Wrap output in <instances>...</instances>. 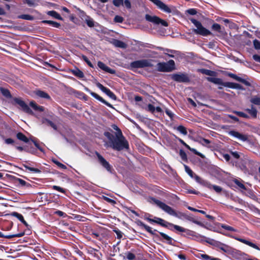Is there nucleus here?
Listing matches in <instances>:
<instances>
[{
	"label": "nucleus",
	"instance_id": "412c9836",
	"mask_svg": "<svg viewBox=\"0 0 260 260\" xmlns=\"http://www.w3.org/2000/svg\"><path fill=\"white\" fill-rule=\"evenodd\" d=\"M209 22L210 24H212L211 26V29L213 31L219 32V33H223V32L224 31V28L223 27H221V26L216 23H213L214 20L212 19H209Z\"/></svg>",
	"mask_w": 260,
	"mask_h": 260
},
{
	"label": "nucleus",
	"instance_id": "c9c22d12",
	"mask_svg": "<svg viewBox=\"0 0 260 260\" xmlns=\"http://www.w3.org/2000/svg\"><path fill=\"white\" fill-rule=\"evenodd\" d=\"M41 22L43 24H49L50 25L55 28H59L61 26V25L59 23L52 20H42Z\"/></svg>",
	"mask_w": 260,
	"mask_h": 260
},
{
	"label": "nucleus",
	"instance_id": "1a4fd4ad",
	"mask_svg": "<svg viewBox=\"0 0 260 260\" xmlns=\"http://www.w3.org/2000/svg\"><path fill=\"white\" fill-rule=\"evenodd\" d=\"M171 78L174 81L179 83H188L190 82V78L186 73L174 74L172 75Z\"/></svg>",
	"mask_w": 260,
	"mask_h": 260
},
{
	"label": "nucleus",
	"instance_id": "0eeeda50",
	"mask_svg": "<svg viewBox=\"0 0 260 260\" xmlns=\"http://www.w3.org/2000/svg\"><path fill=\"white\" fill-rule=\"evenodd\" d=\"M218 233L222 234L223 235H224L225 236H227L228 237H230V238H233L235 240H236L241 243H243L246 245H247L256 250H260V248H259V247L256 245L255 244L248 241V240H247L246 239H242V238H239V237H236L235 236H234L233 235H231L230 234H228V233H224L223 232H218Z\"/></svg>",
	"mask_w": 260,
	"mask_h": 260
},
{
	"label": "nucleus",
	"instance_id": "f03ea898",
	"mask_svg": "<svg viewBox=\"0 0 260 260\" xmlns=\"http://www.w3.org/2000/svg\"><path fill=\"white\" fill-rule=\"evenodd\" d=\"M150 199L153 202V203L158 206L160 209L163 210L164 211L167 212L168 214L170 215L174 216L179 219H185L188 221H191L193 223L200 225L203 226V224L197 220H196L190 214H187L185 213L180 212V211H176L174 209H173L170 206L167 205L165 203L160 201L159 200L154 198H151Z\"/></svg>",
	"mask_w": 260,
	"mask_h": 260
},
{
	"label": "nucleus",
	"instance_id": "c85d7f7f",
	"mask_svg": "<svg viewBox=\"0 0 260 260\" xmlns=\"http://www.w3.org/2000/svg\"><path fill=\"white\" fill-rule=\"evenodd\" d=\"M198 72L206 75H208L211 77L215 76L216 73L215 71H211L206 69H201L198 70Z\"/></svg>",
	"mask_w": 260,
	"mask_h": 260
},
{
	"label": "nucleus",
	"instance_id": "6ab92c4d",
	"mask_svg": "<svg viewBox=\"0 0 260 260\" xmlns=\"http://www.w3.org/2000/svg\"><path fill=\"white\" fill-rule=\"evenodd\" d=\"M229 135L242 140V141H246L248 139L247 135L242 134L235 131H230L229 133Z\"/></svg>",
	"mask_w": 260,
	"mask_h": 260
},
{
	"label": "nucleus",
	"instance_id": "603ef678",
	"mask_svg": "<svg viewBox=\"0 0 260 260\" xmlns=\"http://www.w3.org/2000/svg\"><path fill=\"white\" fill-rule=\"evenodd\" d=\"M1 91L3 95H4L5 97L7 98H11V94L8 89L4 88H1Z\"/></svg>",
	"mask_w": 260,
	"mask_h": 260
},
{
	"label": "nucleus",
	"instance_id": "f3484780",
	"mask_svg": "<svg viewBox=\"0 0 260 260\" xmlns=\"http://www.w3.org/2000/svg\"><path fill=\"white\" fill-rule=\"evenodd\" d=\"M226 75L236 80V81L244 84V85H245L247 86H251V83L249 81L238 76L237 75H236L235 74H233L231 72H229L226 74Z\"/></svg>",
	"mask_w": 260,
	"mask_h": 260
},
{
	"label": "nucleus",
	"instance_id": "79ce46f5",
	"mask_svg": "<svg viewBox=\"0 0 260 260\" xmlns=\"http://www.w3.org/2000/svg\"><path fill=\"white\" fill-rule=\"evenodd\" d=\"M199 142L204 146H205V147H207L208 148L211 147V146H210L211 141L208 139H206L204 138H200Z\"/></svg>",
	"mask_w": 260,
	"mask_h": 260
},
{
	"label": "nucleus",
	"instance_id": "9d476101",
	"mask_svg": "<svg viewBox=\"0 0 260 260\" xmlns=\"http://www.w3.org/2000/svg\"><path fill=\"white\" fill-rule=\"evenodd\" d=\"M145 19L147 21L155 24H161L164 26H168L169 25L168 23L166 21L160 19L156 16H152L149 14H146L145 15Z\"/></svg>",
	"mask_w": 260,
	"mask_h": 260
},
{
	"label": "nucleus",
	"instance_id": "774afa93",
	"mask_svg": "<svg viewBox=\"0 0 260 260\" xmlns=\"http://www.w3.org/2000/svg\"><path fill=\"white\" fill-rule=\"evenodd\" d=\"M123 20V18L119 15H116L114 18V21L117 23H122Z\"/></svg>",
	"mask_w": 260,
	"mask_h": 260
},
{
	"label": "nucleus",
	"instance_id": "473e14b6",
	"mask_svg": "<svg viewBox=\"0 0 260 260\" xmlns=\"http://www.w3.org/2000/svg\"><path fill=\"white\" fill-rule=\"evenodd\" d=\"M190 177L193 178L197 182L199 183L203 186L208 185L207 183V181L202 179L200 176L196 175L195 173H194V175H193L192 177Z\"/></svg>",
	"mask_w": 260,
	"mask_h": 260
},
{
	"label": "nucleus",
	"instance_id": "39448f33",
	"mask_svg": "<svg viewBox=\"0 0 260 260\" xmlns=\"http://www.w3.org/2000/svg\"><path fill=\"white\" fill-rule=\"evenodd\" d=\"M157 71L160 72H170L175 69V63L173 60H169L168 62H160L157 65Z\"/></svg>",
	"mask_w": 260,
	"mask_h": 260
},
{
	"label": "nucleus",
	"instance_id": "aec40b11",
	"mask_svg": "<svg viewBox=\"0 0 260 260\" xmlns=\"http://www.w3.org/2000/svg\"><path fill=\"white\" fill-rule=\"evenodd\" d=\"M98 66L99 68H100L101 70L104 71L105 72L111 74H116V71L114 69H112L107 66H106L104 62L99 61L98 62Z\"/></svg>",
	"mask_w": 260,
	"mask_h": 260
},
{
	"label": "nucleus",
	"instance_id": "4d7b16f0",
	"mask_svg": "<svg viewBox=\"0 0 260 260\" xmlns=\"http://www.w3.org/2000/svg\"><path fill=\"white\" fill-rule=\"evenodd\" d=\"M234 113L235 114H236L237 116L241 117H243V118H249V116L247 114H246L243 112H241V111H235L234 112Z\"/></svg>",
	"mask_w": 260,
	"mask_h": 260
},
{
	"label": "nucleus",
	"instance_id": "f704fd0d",
	"mask_svg": "<svg viewBox=\"0 0 260 260\" xmlns=\"http://www.w3.org/2000/svg\"><path fill=\"white\" fill-rule=\"evenodd\" d=\"M113 44L115 47L122 49H125L127 47V45L124 42L119 40L114 39Z\"/></svg>",
	"mask_w": 260,
	"mask_h": 260
},
{
	"label": "nucleus",
	"instance_id": "cd10ccee",
	"mask_svg": "<svg viewBox=\"0 0 260 260\" xmlns=\"http://www.w3.org/2000/svg\"><path fill=\"white\" fill-rule=\"evenodd\" d=\"M24 235V232L20 233L17 234H14V235H4L1 232H0V238H5L6 239H12L14 237H21L23 236Z\"/></svg>",
	"mask_w": 260,
	"mask_h": 260
},
{
	"label": "nucleus",
	"instance_id": "37998d69",
	"mask_svg": "<svg viewBox=\"0 0 260 260\" xmlns=\"http://www.w3.org/2000/svg\"><path fill=\"white\" fill-rule=\"evenodd\" d=\"M23 3L29 7H35L38 5L39 0H23Z\"/></svg>",
	"mask_w": 260,
	"mask_h": 260
},
{
	"label": "nucleus",
	"instance_id": "0e129e2a",
	"mask_svg": "<svg viewBox=\"0 0 260 260\" xmlns=\"http://www.w3.org/2000/svg\"><path fill=\"white\" fill-rule=\"evenodd\" d=\"M187 209L190 211H193V212H199V213H202L203 214H206V212L204 211V210H199V209H197L194 208H193L192 207H190V206H188L187 207Z\"/></svg>",
	"mask_w": 260,
	"mask_h": 260
},
{
	"label": "nucleus",
	"instance_id": "4c0bfd02",
	"mask_svg": "<svg viewBox=\"0 0 260 260\" xmlns=\"http://www.w3.org/2000/svg\"><path fill=\"white\" fill-rule=\"evenodd\" d=\"M47 14L48 15H49L56 19L60 20H63V18L61 17V16L59 15V14H58L57 12H56L54 10L48 11Z\"/></svg>",
	"mask_w": 260,
	"mask_h": 260
},
{
	"label": "nucleus",
	"instance_id": "7c9ffc66",
	"mask_svg": "<svg viewBox=\"0 0 260 260\" xmlns=\"http://www.w3.org/2000/svg\"><path fill=\"white\" fill-rule=\"evenodd\" d=\"M12 215L16 217L18 220H19L24 225H25L26 226H28V224L26 222V221L24 220L23 216L22 214L16 212H13L12 213Z\"/></svg>",
	"mask_w": 260,
	"mask_h": 260
},
{
	"label": "nucleus",
	"instance_id": "8fccbe9b",
	"mask_svg": "<svg viewBox=\"0 0 260 260\" xmlns=\"http://www.w3.org/2000/svg\"><path fill=\"white\" fill-rule=\"evenodd\" d=\"M84 21L85 22L87 26L89 27H93L94 26V22L92 18L89 16L88 18H86Z\"/></svg>",
	"mask_w": 260,
	"mask_h": 260
},
{
	"label": "nucleus",
	"instance_id": "f8f14e48",
	"mask_svg": "<svg viewBox=\"0 0 260 260\" xmlns=\"http://www.w3.org/2000/svg\"><path fill=\"white\" fill-rule=\"evenodd\" d=\"M214 246L215 247H217L223 252L228 253H232L234 252V251H236V249L232 248L230 246L225 244L224 243H221V242L217 241L215 243V244H214Z\"/></svg>",
	"mask_w": 260,
	"mask_h": 260
},
{
	"label": "nucleus",
	"instance_id": "4be33fe9",
	"mask_svg": "<svg viewBox=\"0 0 260 260\" xmlns=\"http://www.w3.org/2000/svg\"><path fill=\"white\" fill-rule=\"evenodd\" d=\"M253 118H256L257 116V110L253 106V105L251 106L250 109H246L245 110Z\"/></svg>",
	"mask_w": 260,
	"mask_h": 260
},
{
	"label": "nucleus",
	"instance_id": "3c124183",
	"mask_svg": "<svg viewBox=\"0 0 260 260\" xmlns=\"http://www.w3.org/2000/svg\"><path fill=\"white\" fill-rule=\"evenodd\" d=\"M233 182L235 184H236L240 188L242 189L243 190H246L247 188L244 184L241 182L240 181L237 179H235L233 180Z\"/></svg>",
	"mask_w": 260,
	"mask_h": 260
},
{
	"label": "nucleus",
	"instance_id": "2eb2a0df",
	"mask_svg": "<svg viewBox=\"0 0 260 260\" xmlns=\"http://www.w3.org/2000/svg\"><path fill=\"white\" fill-rule=\"evenodd\" d=\"M96 86L98 88H99L103 92L106 93L110 98L113 100H117V96L116 95L111 91L110 89L108 88L105 87L103 86L102 84L98 82L96 84Z\"/></svg>",
	"mask_w": 260,
	"mask_h": 260
},
{
	"label": "nucleus",
	"instance_id": "9b49d317",
	"mask_svg": "<svg viewBox=\"0 0 260 260\" xmlns=\"http://www.w3.org/2000/svg\"><path fill=\"white\" fill-rule=\"evenodd\" d=\"M179 232L184 233L185 234H182L181 236L186 238H189V237H193L197 239H198L199 238H206L204 236H202L201 235L197 234L194 231H191L187 229H185L182 226L180 227Z\"/></svg>",
	"mask_w": 260,
	"mask_h": 260
},
{
	"label": "nucleus",
	"instance_id": "5701e85b",
	"mask_svg": "<svg viewBox=\"0 0 260 260\" xmlns=\"http://www.w3.org/2000/svg\"><path fill=\"white\" fill-rule=\"evenodd\" d=\"M16 138L19 141L25 143H29L30 141L29 139L21 132H18L17 133Z\"/></svg>",
	"mask_w": 260,
	"mask_h": 260
},
{
	"label": "nucleus",
	"instance_id": "393cba45",
	"mask_svg": "<svg viewBox=\"0 0 260 260\" xmlns=\"http://www.w3.org/2000/svg\"><path fill=\"white\" fill-rule=\"evenodd\" d=\"M165 224H166V226H164V228H167L172 231H173L174 229H175L179 232L181 227L179 225L174 224L173 223L169 222L167 221H166Z\"/></svg>",
	"mask_w": 260,
	"mask_h": 260
},
{
	"label": "nucleus",
	"instance_id": "7ed1b4c3",
	"mask_svg": "<svg viewBox=\"0 0 260 260\" xmlns=\"http://www.w3.org/2000/svg\"><path fill=\"white\" fill-rule=\"evenodd\" d=\"M152 61L150 59H143L132 61L129 64V69L134 71L135 69L152 68L153 66Z\"/></svg>",
	"mask_w": 260,
	"mask_h": 260
},
{
	"label": "nucleus",
	"instance_id": "c756f323",
	"mask_svg": "<svg viewBox=\"0 0 260 260\" xmlns=\"http://www.w3.org/2000/svg\"><path fill=\"white\" fill-rule=\"evenodd\" d=\"M35 93H36V95H37V96H38L40 98L45 99L47 100H51L50 96L47 92H46L44 91H42L41 90H38L36 91Z\"/></svg>",
	"mask_w": 260,
	"mask_h": 260
},
{
	"label": "nucleus",
	"instance_id": "a211bd4d",
	"mask_svg": "<svg viewBox=\"0 0 260 260\" xmlns=\"http://www.w3.org/2000/svg\"><path fill=\"white\" fill-rule=\"evenodd\" d=\"M144 219L151 223H155L161 226L162 227L166 226V224H165L166 221L161 218L154 217V219H152L149 217H145Z\"/></svg>",
	"mask_w": 260,
	"mask_h": 260
},
{
	"label": "nucleus",
	"instance_id": "bb28decb",
	"mask_svg": "<svg viewBox=\"0 0 260 260\" xmlns=\"http://www.w3.org/2000/svg\"><path fill=\"white\" fill-rule=\"evenodd\" d=\"M207 80L208 81L211 82L213 83L216 84L221 85L222 86H223V85H224V82H223L221 79L219 78L207 77Z\"/></svg>",
	"mask_w": 260,
	"mask_h": 260
},
{
	"label": "nucleus",
	"instance_id": "864d4df0",
	"mask_svg": "<svg viewBox=\"0 0 260 260\" xmlns=\"http://www.w3.org/2000/svg\"><path fill=\"white\" fill-rule=\"evenodd\" d=\"M16 181H17L22 186H30V184L29 183H27L25 181L21 178H17L16 179Z\"/></svg>",
	"mask_w": 260,
	"mask_h": 260
},
{
	"label": "nucleus",
	"instance_id": "ddd939ff",
	"mask_svg": "<svg viewBox=\"0 0 260 260\" xmlns=\"http://www.w3.org/2000/svg\"><path fill=\"white\" fill-rule=\"evenodd\" d=\"M84 90L90 93V94L93 96V98H94L95 99H96L97 100L100 101L101 103H103L104 104H105V105H106L107 106L110 107V108H113V106L110 104L109 103V102H107L106 100H105L102 97L100 96L99 94H98L97 93H95V92H93L92 91H91L88 87H84Z\"/></svg>",
	"mask_w": 260,
	"mask_h": 260
},
{
	"label": "nucleus",
	"instance_id": "13d9d810",
	"mask_svg": "<svg viewBox=\"0 0 260 260\" xmlns=\"http://www.w3.org/2000/svg\"><path fill=\"white\" fill-rule=\"evenodd\" d=\"M179 155H180L181 159L183 161H187V155L184 150H183L182 149H180L179 151Z\"/></svg>",
	"mask_w": 260,
	"mask_h": 260
},
{
	"label": "nucleus",
	"instance_id": "338daca9",
	"mask_svg": "<svg viewBox=\"0 0 260 260\" xmlns=\"http://www.w3.org/2000/svg\"><path fill=\"white\" fill-rule=\"evenodd\" d=\"M235 83L230 82H224L223 86L234 89Z\"/></svg>",
	"mask_w": 260,
	"mask_h": 260
},
{
	"label": "nucleus",
	"instance_id": "052dcab7",
	"mask_svg": "<svg viewBox=\"0 0 260 260\" xmlns=\"http://www.w3.org/2000/svg\"><path fill=\"white\" fill-rule=\"evenodd\" d=\"M113 232L116 234L117 239H121L122 238L123 233L118 229L115 228Z\"/></svg>",
	"mask_w": 260,
	"mask_h": 260
},
{
	"label": "nucleus",
	"instance_id": "e2e57ef3",
	"mask_svg": "<svg viewBox=\"0 0 260 260\" xmlns=\"http://www.w3.org/2000/svg\"><path fill=\"white\" fill-rule=\"evenodd\" d=\"M112 3L116 7H119L123 5V0H113Z\"/></svg>",
	"mask_w": 260,
	"mask_h": 260
},
{
	"label": "nucleus",
	"instance_id": "58836bf2",
	"mask_svg": "<svg viewBox=\"0 0 260 260\" xmlns=\"http://www.w3.org/2000/svg\"><path fill=\"white\" fill-rule=\"evenodd\" d=\"M216 20L217 21H222V22L224 23V24L225 25H227L228 24H229V27L231 28L233 26V25L234 24V23L232 22V21L230 19L224 18L222 17H218Z\"/></svg>",
	"mask_w": 260,
	"mask_h": 260
},
{
	"label": "nucleus",
	"instance_id": "f257e3e1",
	"mask_svg": "<svg viewBox=\"0 0 260 260\" xmlns=\"http://www.w3.org/2000/svg\"><path fill=\"white\" fill-rule=\"evenodd\" d=\"M104 136L109 140V146L113 150L120 151L123 150H129V145L128 141L123 135L121 131L115 136L108 132L104 133Z\"/></svg>",
	"mask_w": 260,
	"mask_h": 260
},
{
	"label": "nucleus",
	"instance_id": "20e7f679",
	"mask_svg": "<svg viewBox=\"0 0 260 260\" xmlns=\"http://www.w3.org/2000/svg\"><path fill=\"white\" fill-rule=\"evenodd\" d=\"M190 20L197 27V28L193 29V32L194 34L204 37L212 35L211 32L204 27L199 21L194 18H191Z\"/></svg>",
	"mask_w": 260,
	"mask_h": 260
},
{
	"label": "nucleus",
	"instance_id": "a878e982",
	"mask_svg": "<svg viewBox=\"0 0 260 260\" xmlns=\"http://www.w3.org/2000/svg\"><path fill=\"white\" fill-rule=\"evenodd\" d=\"M207 183L208 185H204V186H205L210 189H213L218 193H219L222 191V188L221 187L216 185H212L208 181Z\"/></svg>",
	"mask_w": 260,
	"mask_h": 260
},
{
	"label": "nucleus",
	"instance_id": "a18cd8bd",
	"mask_svg": "<svg viewBox=\"0 0 260 260\" xmlns=\"http://www.w3.org/2000/svg\"><path fill=\"white\" fill-rule=\"evenodd\" d=\"M25 152L30 153L32 154H36L37 153V149L31 145H26Z\"/></svg>",
	"mask_w": 260,
	"mask_h": 260
},
{
	"label": "nucleus",
	"instance_id": "a19ab883",
	"mask_svg": "<svg viewBox=\"0 0 260 260\" xmlns=\"http://www.w3.org/2000/svg\"><path fill=\"white\" fill-rule=\"evenodd\" d=\"M72 73L77 77L82 78L84 77V75L82 71L78 68L72 70Z\"/></svg>",
	"mask_w": 260,
	"mask_h": 260
},
{
	"label": "nucleus",
	"instance_id": "680f3d73",
	"mask_svg": "<svg viewBox=\"0 0 260 260\" xmlns=\"http://www.w3.org/2000/svg\"><path fill=\"white\" fill-rule=\"evenodd\" d=\"M82 59L90 67V68H93V65L91 62V61L88 59L87 57L84 55H82Z\"/></svg>",
	"mask_w": 260,
	"mask_h": 260
},
{
	"label": "nucleus",
	"instance_id": "423d86ee",
	"mask_svg": "<svg viewBox=\"0 0 260 260\" xmlns=\"http://www.w3.org/2000/svg\"><path fill=\"white\" fill-rule=\"evenodd\" d=\"M13 105L17 104L21 108V110L24 112L27 113L31 115H34V113L29 107L23 101L21 98H14L12 102Z\"/></svg>",
	"mask_w": 260,
	"mask_h": 260
},
{
	"label": "nucleus",
	"instance_id": "69168bd1",
	"mask_svg": "<svg viewBox=\"0 0 260 260\" xmlns=\"http://www.w3.org/2000/svg\"><path fill=\"white\" fill-rule=\"evenodd\" d=\"M184 167H185V170L186 172L188 174V175L190 177H192V176L194 175V173L191 170V169L186 165H184Z\"/></svg>",
	"mask_w": 260,
	"mask_h": 260
},
{
	"label": "nucleus",
	"instance_id": "6e6552de",
	"mask_svg": "<svg viewBox=\"0 0 260 260\" xmlns=\"http://www.w3.org/2000/svg\"><path fill=\"white\" fill-rule=\"evenodd\" d=\"M95 153L100 165L102 166V167H104L108 172L112 173L114 170L109 162L107 161L98 152L95 151Z\"/></svg>",
	"mask_w": 260,
	"mask_h": 260
},
{
	"label": "nucleus",
	"instance_id": "e433bc0d",
	"mask_svg": "<svg viewBox=\"0 0 260 260\" xmlns=\"http://www.w3.org/2000/svg\"><path fill=\"white\" fill-rule=\"evenodd\" d=\"M98 252V250L95 249H94V248H92L91 250H88V253L91 254L92 255V256L96 259L95 260H98V259H101V256L102 255V254L101 252H100L99 253L100 254H99Z\"/></svg>",
	"mask_w": 260,
	"mask_h": 260
},
{
	"label": "nucleus",
	"instance_id": "2f4dec72",
	"mask_svg": "<svg viewBox=\"0 0 260 260\" xmlns=\"http://www.w3.org/2000/svg\"><path fill=\"white\" fill-rule=\"evenodd\" d=\"M159 234L163 239L167 241V243L169 245L174 246V244L173 243V239L171 237L169 236L168 235L162 232H159Z\"/></svg>",
	"mask_w": 260,
	"mask_h": 260
},
{
	"label": "nucleus",
	"instance_id": "4468645a",
	"mask_svg": "<svg viewBox=\"0 0 260 260\" xmlns=\"http://www.w3.org/2000/svg\"><path fill=\"white\" fill-rule=\"evenodd\" d=\"M136 224L139 226L145 229L148 233H149L150 235L153 236L156 238H159V235L156 233L157 231L156 230H152V229L149 226L145 224L143 222H142L140 220H137L136 221Z\"/></svg>",
	"mask_w": 260,
	"mask_h": 260
},
{
	"label": "nucleus",
	"instance_id": "c03bdc74",
	"mask_svg": "<svg viewBox=\"0 0 260 260\" xmlns=\"http://www.w3.org/2000/svg\"><path fill=\"white\" fill-rule=\"evenodd\" d=\"M250 102L253 105L260 106V97L257 95L253 96L250 99Z\"/></svg>",
	"mask_w": 260,
	"mask_h": 260
},
{
	"label": "nucleus",
	"instance_id": "bf43d9fd",
	"mask_svg": "<svg viewBox=\"0 0 260 260\" xmlns=\"http://www.w3.org/2000/svg\"><path fill=\"white\" fill-rule=\"evenodd\" d=\"M253 44L254 48L255 50H260V41L257 39H254L253 41Z\"/></svg>",
	"mask_w": 260,
	"mask_h": 260
},
{
	"label": "nucleus",
	"instance_id": "ea45409f",
	"mask_svg": "<svg viewBox=\"0 0 260 260\" xmlns=\"http://www.w3.org/2000/svg\"><path fill=\"white\" fill-rule=\"evenodd\" d=\"M27 161H26V164H23L22 166L24 167L27 170H29L30 172L35 173H40L41 172V171L38 169L35 168L30 167L29 166H28L26 164H27Z\"/></svg>",
	"mask_w": 260,
	"mask_h": 260
},
{
	"label": "nucleus",
	"instance_id": "5fc2aeb1",
	"mask_svg": "<svg viewBox=\"0 0 260 260\" xmlns=\"http://www.w3.org/2000/svg\"><path fill=\"white\" fill-rule=\"evenodd\" d=\"M177 131H178L179 132H180L181 134H182L184 135H186L187 134V132L186 130V127H185L183 125H179L177 127Z\"/></svg>",
	"mask_w": 260,
	"mask_h": 260
},
{
	"label": "nucleus",
	"instance_id": "09e8293b",
	"mask_svg": "<svg viewBox=\"0 0 260 260\" xmlns=\"http://www.w3.org/2000/svg\"><path fill=\"white\" fill-rule=\"evenodd\" d=\"M18 18L27 20H32L34 19L33 16L29 14H22L18 16Z\"/></svg>",
	"mask_w": 260,
	"mask_h": 260
},
{
	"label": "nucleus",
	"instance_id": "b1692460",
	"mask_svg": "<svg viewBox=\"0 0 260 260\" xmlns=\"http://www.w3.org/2000/svg\"><path fill=\"white\" fill-rule=\"evenodd\" d=\"M219 228H221L226 231L233 232H238V230L231 226L227 225L224 223H219L218 225Z\"/></svg>",
	"mask_w": 260,
	"mask_h": 260
},
{
	"label": "nucleus",
	"instance_id": "49530a36",
	"mask_svg": "<svg viewBox=\"0 0 260 260\" xmlns=\"http://www.w3.org/2000/svg\"><path fill=\"white\" fill-rule=\"evenodd\" d=\"M30 140L34 144L35 147H36V148L39 149L41 152H44V149L41 146H40L37 139L36 138H33L32 139H30Z\"/></svg>",
	"mask_w": 260,
	"mask_h": 260
},
{
	"label": "nucleus",
	"instance_id": "72a5a7b5",
	"mask_svg": "<svg viewBox=\"0 0 260 260\" xmlns=\"http://www.w3.org/2000/svg\"><path fill=\"white\" fill-rule=\"evenodd\" d=\"M29 105L35 111L39 112H43L44 111V107L38 105L35 101H31L29 103Z\"/></svg>",
	"mask_w": 260,
	"mask_h": 260
},
{
	"label": "nucleus",
	"instance_id": "dca6fc26",
	"mask_svg": "<svg viewBox=\"0 0 260 260\" xmlns=\"http://www.w3.org/2000/svg\"><path fill=\"white\" fill-rule=\"evenodd\" d=\"M156 5L160 9L168 13L172 12L171 9L160 0H149Z\"/></svg>",
	"mask_w": 260,
	"mask_h": 260
},
{
	"label": "nucleus",
	"instance_id": "de8ad7c7",
	"mask_svg": "<svg viewBox=\"0 0 260 260\" xmlns=\"http://www.w3.org/2000/svg\"><path fill=\"white\" fill-rule=\"evenodd\" d=\"M77 10L79 11L78 16L83 20L84 21L86 18H88V15H87L85 12L83 10H81L79 8H77Z\"/></svg>",
	"mask_w": 260,
	"mask_h": 260
},
{
	"label": "nucleus",
	"instance_id": "6e6d98bb",
	"mask_svg": "<svg viewBox=\"0 0 260 260\" xmlns=\"http://www.w3.org/2000/svg\"><path fill=\"white\" fill-rule=\"evenodd\" d=\"M44 121L47 123L48 125L52 127L54 130H57V126L52 121L47 118L45 119Z\"/></svg>",
	"mask_w": 260,
	"mask_h": 260
}]
</instances>
